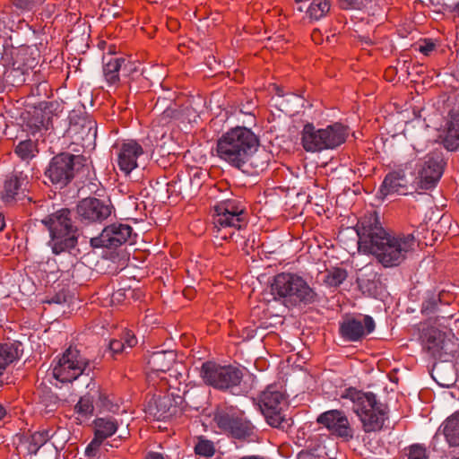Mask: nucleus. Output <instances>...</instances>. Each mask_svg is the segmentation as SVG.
<instances>
[{"instance_id":"4468645a","label":"nucleus","mask_w":459,"mask_h":459,"mask_svg":"<svg viewBox=\"0 0 459 459\" xmlns=\"http://www.w3.org/2000/svg\"><path fill=\"white\" fill-rule=\"evenodd\" d=\"M317 422L323 425L332 436L343 441H350L354 437L355 430L342 411H327L318 416Z\"/></svg>"},{"instance_id":"39448f33","label":"nucleus","mask_w":459,"mask_h":459,"mask_svg":"<svg viewBox=\"0 0 459 459\" xmlns=\"http://www.w3.org/2000/svg\"><path fill=\"white\" fill-rule=\"evenodd\" d=\"M347 135V127L340 123L322 129L307 124L302 130L301 143L307 152H316L338 147L345 142Z\"/></svg>"},{"instance_id":"f704fd0d","label":"nucleus","mask_w":459,"mask_h":459,"mask_svg":"<svg viewBox=\"0 0 459 459\" xmlns=\"http://www.w3.org/2000/svg\"><path fill=\"white\" fill-rule=\"evenodd\" d=\"M347 277V273L343 269L334 268L329 271L325 276V281L328 286L337 287Z\"/></svg>"},{"instance_id":"b1692460","label":"nucleus","mask_w":459,"mask_h":459,"mask_svg":"<svg viewBox=\"0 0 459 459\" xmlns=\"http://www.w3.org/2000/svg\"><path fill=\"white\" fill-rule=\"evenodd\" d=\"M50 437L48 430L37 431L29 437L19 438L16 450L20 457L36 455Z\"/></svg>"},{"instance_id":"a19ab883","label":"nucleus","mask_w":459,"mask_h":459,"mask_svg":"<svg viewBox=\"0 0 459 459\" xmlns=\"http://www.w3.org/2000/svg\"><path fill=\"white\" fill-rule=\"evenodd\" d=\"M213 444L208 440L203 439V456L211 457L214 455Z\"/></svg>"},{"instance_id":"5701e85b","label":"nucleus","mask_w":459,"mask_h":459,"mask_svg":"<svg viewBox=\"0 0 459 459\" xmlns=\"http://www.w3.org/2000/svg\"><path fill=\"white\" fill-rule=\"evenodd\" d=\"M134 71V65L126 58L110 56L107 61L104 60L103 74L109 84H117L120 75L128 77Z\"/></svg>"},{"instance_id":"cd10ccee","label":"nucleus","mask_w":459,"mask_h":459,"mask_svg":"<svg viewBox=\"0 0 459 459\" xmlns=\"http://www.w3.org/2000/svg\"><path fill=\"white\" fill-rule=\"evenodd\" d=\"M27 178L22 173L11 176L4 182L3 198L9 203L16 199H20L22 195V186L27 183Z\"/></svg>"},{"instance_id":"423d86ee","label":"nucleus","mask_w":459,"mask_h":459,"mask_svg":"<svg viewBox=\"0 0 459 459\" xmlns=\"http://www.w3.org/2000/svg\"><path fill=\"white\" fill-rule=\"evenodd\" d=\"M272 293L275 298L282 299L284 303L297 305L310 303L316 293L307 282L299 275L282 273L277 274L272 283Z\"/></svg>"},{"instance_id":"de8ad7c7","label":"nucleus","mask_w":459,"mask_h":459,"mask_svg":"<svg viewBox=\"0 0 459 459\" xmlns=\"http://www.w3.org/2000/svg\"><path fill=\"white\" fill-rule=\"evenodd\" d=\"M6 415L5 408L0 403V420Z\"/></svg>"},{"instance_id":"a878e982","label":"nucleus","mask_w":459,"mask_h":459,"mask_svg":"<svg viewBox=\"0 0 459 459\" xmlns=\"http://www.w3.org/2000/svg\"><path fill=\"white\" fill-rule=\"evenodd\" d=\"M441 136L447 150L455 151L459 147V113L449 114Z\"/></svg>"},{"instance_id":"58836bf2","label":"nucleus","mask_w":459,"mask_h":459,"mask_svg":"<svg viewBox=\"0 0 459 459\" xmlns=\"http://www.w3.org/2000/svg\"><path fill=\"white\" fill-rule=\"evenodd\" d=\"M46 0H13V4L22 10H31L43 4Z\"/></svg>"},{"instance_id":"7ed1b4c3","label":"nucleus","mask_w":459,"mask_h":459,"mask_svg":"<svg viewBox=\"0 0 459 459\" xmlns=\"http://www.w3.org/2000/svg\"><path fill=\"white\" fill-rule=\"evenodd\" d=\"M41 222L49 231L48 246L55 255L71 253L78 243V230L74 225L71 212L61 209L46 216Z\"/></svg>"},{"instance_id":"4be33fe9","label":"nucleus","mask_w":459,"mask_h":459,"mask_svg":"<svg viewBox=\"0 0 459 459\" xmlns=\"http://www.w3.org/2000/svg\"><path fill=\"white\" fill-rule=\"evenodd\" d=\"M213 420L221 429L228 431L236 438L251 437L254 433V426L247 420L239 417L230 416L228 413L216 412Z\"/></svg>"},{"instance_id":"7c9ffc66","label":"nucleus","mask_w":459,"mask_h":459,"mask_svg":"<svg viewBox=\"0 0 459 459\" xmlns=\"http://www.w3.org/2000/svg\"><path fill=\"white\" fill-rule=\"evenodd\" d=\"M274 90L276 91V95L279 99L275 100L276 105L279 106L280 110L286 114L291 115L294 111L290 104L299 105L301 102V99L295 94H289L286 99H284L283 91L278 86H274Z\"/></svg>"},{"instance_id":"f3484780","label":"nucleus","mask_w":459,"mask_h":459,"mask_svg":"<svg viewBox=\"0 0 459 459\" xmlns=\"http://www.w3.org/2000/svg\"><path fill=\"white\" fill-rule=\"evenodd\" d=\"M117 156V164L119 169L126 175L130 174L138 167V158L143 154V149L134 140L117 143L113 146Z\"/></svg>"},{"instance_id":"1a4fd4ad","label":"nucleus","mask_w":459,"mask_h":459,"mask_svg":"<svg viewBox=\"0 0 459 459\" xmlns=\"http://www.w3.org/2000/svg\"><path fill=\"white\" fill-rule=\"evenodd\" d=\"M177 355L173 351H158L152 352L147 360V380L152 386L160 385V390L167 389V386L172 387L176 384L178 377H182L177 369L174 374L169 373V378L160 376L172 370L176 362Z\"/></svg>"},{"instance_id":"f8f14e48","label":"nucleus","mask_w":459,"mask_h":459,"mask_svg":"<svg viewBox=\"0 0 459 459\" xmlns=\"http://www.w3.org/2000/svg\"><path fill=\"white\" fill-rule=\"evenodd\" d=\"M242 377V371L237 368L213 362L203 364V380L215 388L224 390L238 386Z\"/></svg>"},{"instance_id":"2eb2a0df","label":"nucleus","mask_w":459,"mask_h":459,"mask_svg":"<svg viewBox=\"0 0 459 459\" xmlns=\"http://www.w3.org/2000/svg\"><path fill=\"white\" fill-rule=\"evenodd\" d=\"M70 126L67 130L68 134L77 143L84 144L88 142L91 144L97 136V123L86 114H79L73 111L70 116Z\"/></svg>"},{"instance_id":"6e6552de","label":"nucleus","mask_w":459,"mask_h":459,"mask_svg":"<svg viewBox=\"0 0 459 459\" xmlns=\"http://www.w3.org/2000/svg\"><path fill=\"white\" fill-rule=\"evenodd\" d=\"M91 371V361L76 348L68 347L63 355L54 361L53 377L62 383H71L81 375Z\"/></svg>"},{"instance_id":"8fccbe9b","label":"nucleus","mask_w":459,"mask_h":459,"mask_svg":"<svg viewBox=\"0 0 459 459\" xmlns=\"http://www.w3.org/2000/svg\"><path fill=\"white\" fill-rule=\"evenodd\" d=\"M242 459H259L257 456L243 457Z\"/></svg>"},{"instance_id":"393cba45","label":"nucleus","mask_w":459,"mask_h":459,"mask_svg":"<svg viewBox=\"0 0 459 459\" xmlns=\"http://www.w3.org/2000/svg\"><path fill=\"white\" fill-rule=\"evenodd\" d=\"M380 193L384 196L388 195H406L408 193V180L403 170H394L385 178Z\"/></svg>"},{"instance_id":"3c124183","label":"nucleus","mask_w":459,"mask_h":459,"mask_svg":"<svg viewBox=\"0 0 459 459\" xmlns=\"http://www.w3.org/2000/svg\"><path fill=\"white\" fill-rule=\"evenodd\" d=\"M455 11H456L457 15H458V17H459V4H456Z\"/></svg>"},{"instance_id":"ddd939ff","label":"nucleus","mask_w":459,"mask_h":459,"mask_svg":"<svg viewBox=\"0 0 459 459\" xmlns=\"http://www.w3.org/2000/svg\"><path fill=\"white\" fill-rule=\"evenodd\" d=\"M415 185L420 189H430L436 186L443 173V159L438 152H431L420 159L417 164Z\"/></svg>"},{"instance_id":"09e8293b","label":"nucleus","mask_w":459,"mask_h":459,"mask_svg":"<svg viewBox=\"0 0 459 459\" xmlns=\"http://www.w3.org/2000/svg\"><path fill=\"white\" fill-rule=\"evenodd\" d=\"M4 227V221L2 214L0 213V230H3Z\"/></svg>"},{"instance_id":"2f4dec72","label":"nucleus","mask_w":459,"mask_h":459,"mask_svg":"<svg viewBox=\"0 0 459 459\" xmlns=\"http://www.w3.org/2000/svg\"><path fill=\"white\" fill-rule=\"evenodd\" d=\"M14 152L21 160L29 161L38 153L37 144L30 139L21 141L15 146Z\"/></svg>"},{"instance_id":"864d4df0","label":"nucleus","mask_w":459,"mask_h":459,"mask_svg":"<svg viewBox=\"0 0 459 459\" xmlns=\"http://www.w3.org/2000/svg\"><path fill=\"white\" fill-rule=\"evenodd\" d=\"M188 291H189L188 290H185V291H184V292H185V295H186V296L187 295V292H188Z\"/></svg>"},{"instance_id":"603ef678","label":"nucleus","mask_w":459,"mask_h":459,"mask_svg":"<svg viewBox=\"0 0 459 459\" xmlns=\"http://www.w3.org/2000/svg\"><path fill=\"white\" fill-rule=\"evenodd\" d=\"M353 2H354V0H349V3H348V4L346 5V7H348V6L351 5V4H353Z\"/></svg>"},{"instance_id":"6ab92c4d","label":"nucleus","mask_w":459,"mask_h":459,"mask_svg":"<svg viewBox=\"0 0 459 459\" xmlns=\"http://www.w3.org/2000/svg\"><path fill=\"white\" fill-rule=\"evenodd\" d=\"M133 229L126 224H111L107 226L100 235L91 239L95 248H117L126 243L132 235Z\"/></svg>"},{"instance_id":"5fc2aeb1","label":"nucleus","mask_w":459,"mask_h":459,"mask_svg":"<svg viewBox=\"0 0 459 459\" xmlns=\"http://www.w3.org/2000/svg\"><path fill=\"white\" fill-rule=\"evenodd\" d=\"M414 149L416 150L417 152H419L417 146H414Z\"/></svg>"},{"instance_id":"c9c22d12","label":"nucleus","mask_w":459,"mask_h":459,"mask_svg":"<svg viewBox=\"0 0 459 459\" xmlns=\"http://www.w3.org/2000/svg\"><path fill=\"white\" fill-rule=\"evenodd\" d=\"M404 454L408 459H428L430 456L426 447L419 444L410 446L404 450Z\"/></svg>"},{"instance_id":"473e14b6","label":"nucleus","mask_w":459,"mask_h":459,"mask_svg":"<svg viewBox=\"0 0 459 459\" xmlns=\"http://www.w3.org/2000/svg\"><path fill=\"white\" fill-rule=\"evenodd\" d=\"M266 153L262 151L258 152V150L255 152H253L249 155V157L243 162L242 168H239L242 170L247 169L248 167L255 169V171H262L264 170L267 166V159H266Z\"/></svg>"},{"instance_id":"4c0bfd02","label":"nucleus","mask_w":459,"mask_h":459,"mask_svg":"<svg viewBox=\"0 0 459 459\" xmlns=\"http://www.w3.org/2000/svg\"><path fill=\"white\" fill-rule=\"evenodd\" d=\"M426 348L431 353V355L435 358H441V351L444 349L443 341L440 340V335L438 336V340L434 337L433 340L430 338L428 340Z\"/></svg>"},{"instance_id":"c85d7f7f","label":"nucleus","mask_w":459,"mask_h":459,"mask_svg":"<svg viewBox=\"0 0 459 459\" xmlns=\"http://www.w3.org/2000/svg\"><path fill=\"white\" fill-rule=\"evenodd\" d=\"M20 346L17 342L0 343V377L6 368L20 358ZM2 385L3 381H0V385Z\"/></svg>"},{"instance_id":"ea45409f","label":"nucleus","mask_w":459,"mask_h":459,"mask_svg":"<svg viewBox=\"0 0 459 459\" xmlns=\"http://www.w3.org/2000/svg\"><path fill=\"white\" fill-rule=\"evenodd\" d=\"M436 46L430 40H424L423 42L419 44L418 50L425 56H429L434 49Z\"/></svg>"},{"instance_id":"9d476101","label":"nucleus","mask_w":459,"mask_h":459,"mask_svg":"<svg viewBox=\"0 0 459 459\" xmlns=\"http://www.w3.org/2000/svg\"><path fill=\"white\" fill-rule=\"evenodd\" d=\"M85 162L86 158L82 155L63 152L51 159L45 175L56 187L63 188L85 166Z\"/></svg>"},{"instance_id":"72a5a7b5","label":"nucleus","mask_w":459,"mask_h":459,"mask_svg":"<svg viewBox=\"0 0 459 459\" xmlns=\"http://www.w3.org/2000/svg\"><path fill=\"white\" fill-rule=\"evenodd\" d=\"M331 4L329 0H313L307 13L312 20H319L325 17L330 11Z\"/></svg>"},{"instance_id":"a211bd4d","label":"nucleus","mask_w":459,"mask_h":459,"mask_svg":"<svg viewBox=\"0 0 459 459\" xmlns=\"http://www.w3.org/2000/svg\"><path fill=\"white\" fill-rule=\"evenodd\" d=\"M112 209L113 206L110 204L96 197L84 198L76 207L81 221L89 223L104 221L110 216Z\"/></svg>"},{"instance_id":"20e7f679","label":"nucleus","mask_w":459,"mask_h":459,"mask_svg":"<svg viewBox=\"0 0 459 459\" xmlns=\"http://www.w3.org/2000/svg\"><path fill=\"white\" fill-rule=\"evenodd\" d=\"M258 145V139L251 130L236 127L219 141L218 153L233 166L242 168L243 162L257 151Z\"/></svg>"},{"instance_id":"412c9836","label":"nucleus","mask_w":459,"mask_h":459,"mask_svg":"<svg viewBox=\"0 0 459 459\" xmlns=\"http://www.w3.org/2000/svg\"><path fill=\"white\" fill-rule=\"evenodd\" d=\"M375 329V322L369 316L362 319L346 318L340 325L341 336L349 342H358Z\"/></svg>"},{"instance_id":"a18cd8bd","label":"nucleus","mask_w":459,"mask_h":459,"mask_svg":"<svg viewBox=\"0 0 459 459\" xmlns=\"http://www.w3.org/2000/svg\"><path fill=\"white\" fill-rule=\"evenodd\" d=\"M195 452L197 455H201V437H196V442L195 443L194 446Z\"/></svg>"},{"instance_id":"f03ea898","label":"nucleus","mask_w":459,"mask_h":459,"mask_svg":"<svg viewBox=\"0 0 459 459\" xmlns=\"http://www.w3.org/2000/svg\"><path fill=\"white\" fill-rule=\"evenodd\" d=\"M342 406L351 405L365 432H376L383 428L385 420V407L372 393H364L355 388H347L340 394Z\"/></svg>"},{"instance_id":"0eeeda50","label":"nucleus","mask_w":459,"mask_h":459,"mask_svg":"<svg viewBox=\"0 0 459 459\" xmlns=\"http://www.w3.org/2000/svg\"><path fill=\"white\" fill-rule=\"evenodd\" d=\"M246 224L245 209L235 200H226L214 206L213 225L221 238L227 239Z\"/></svg>"},{"instance_id":"37998d69","label":"nucleus","mask_w":459,"mask_h":459,"mask_svg":"<svg viewBox=\"0 0 459 459\" xmlns=\"http://www.w3.org/2000/svg\"><path fill=\"white\" fill-rule=\"evenodd\" d=\"M169 455L159 453V452H152L149 454V455L146 457V459H166L169 458Z\"/></svg>"},{"instance_id":"f257e3e1","label":"nucleus","mask_w":459,"mask_h":459,"mask_svg":"<svg viewBox=\"0 0 459 459\" xmlns=\"http://www.w3.org/2000/svg\"><path fill=\"white\" fill-rule=\"evenodd\" d=\"M356 231L359 250L374 255L385 267L399 265L416 247L413 234L388 232L375 212L359 221Z\"/></svg>"},{"instance_id":"aec40b11","label":"nucleus","mask_w":459,"mask_h":459,"mask_svg":"<svg viewBox=\"0 0 459 459\" xmlns=\"http://www.w3.org/2000/svg\"><path fill=\"white\" fill-rule=\"evenodd\" d=\"M95 437L85 449V454L89 457L105 456L102 450L106 446L102 442L111 437L117 429V422L112 418H100L94 421Z\"/></svg>"},{"instance_id":"dca6fc26","label":"nucleus","mask_w":459,"mask_h":459,"mask_svg":"<svg viewBox=\"0 0 459 459\" xmlns=\"http://www.w3.org/2000/svg\"><path fill=\"white\" fill-rule=\"evenodd\" d=\"M283 394L275 386H269L259 397V408L269 425L281 427L283 418L281 416V403Z\"/></svg>"},{"instance_id":"c756f323","label":"nucleus","mask_w":459,"mask_h":459,"mask_svg":"<svg viewBox=\"0 0 459 459\" xmlns=\"http://www.w3.org/2000/svg\"><path fill=\"white\" fill-rule=\"evenodd\" d=\"M443 431L450 446H459V412L446 420Z\"/></svg>"},{"instance_id":"49530a36","label":"nucleus","mask_w":459,"mask_h":459,"mask_svg":"<svg viewBox=\"0 0 459 459\" xmlns=\"http://www.w3.org/2000/svg\"><path fill=\"white\" fill-rule=\"evenodd\" d=\"M102 446H106V449L104 448L102 450V452L104 453L105 456L104 457H107V456H115V455L113 454H109V449H108V446L110 447H113L111 445H109L108 442L104 443L102 442Z\"/></svg>"},{"instance_id":"c03bdc74","label":"nucleus","mask_w":459,"mask_h":459,"mask_svg":"<svg viewBox=\"0 0 459 459\" xmlns=\"http://www.w3.org/2000/svg\"><path fill=\"white\" fill-rule=\"evenodd\" d=\"M65 301V295L58 294L51 299V300L48 301V303H58L61 304Z\"/></svg>"},{"instance_id":"79ce46f5","label":"nucleus","mask_w":459,"mask_h":459,"mask_svg":"<svg viewBox=\"0 0 459 459\" xmlns=\"http://www.w3.org/2000/svg\"><path fill=\"white\" fill-rule=\"evenodd\" d=\"M437 299L436 298H433L431 301L429 300V301L424 302L422 305V311L425 313L430 312L434 308V307L437 305Z\"/></svg>"},{"instance_id":"9b49d317","label":"nucleus","mask_w":459,"mask_h":459,"mask_svg":"<svg viewBox=\"0 0 459 459\" xmlns=\"http://www.w3.org/2000/svg\"><path fill=\"white\" fill-rule=\"evenodd\" d=\"M172 384V387L167 386V389L160 390V385L153 386L160 391L155 394L153 398L148 403L146 411L157 420H167L176 416L179 411V406L183 402V397L174 392L169 393V389H176Z\"/></svg>"},{"instance_id":"e433bc0d","label":"nucleus","mask_w":459,"mask_h":459,"mask_svg":"<svg viewBox=\"0 0 459 459\" xmlns=\"http://www.w3.org/2000/svg\"><path fill=\"white\" fill-rule=\"evenodd\" d=\"M93 409L92 399L89 395L81 397L74 406V411L78 414L85 417L91 415L93 412Z\"/></svg>"},{"instance_id":"bb28decb","label":"nucleus","mask_w":459,"mask_h":459,"mask_svg":"<svg viewBox=\"0 0 459 459\" xmlns=\"http://www.w3.org/2000/svg\"><path fill=\"white\" fill-rule=\"evenodd\" d=\"M137 344L135 335L130 330H125L120 339H111L108 342V352L109 355L117 359V356L126 351Z\"/></svg>"}]
</instances>
